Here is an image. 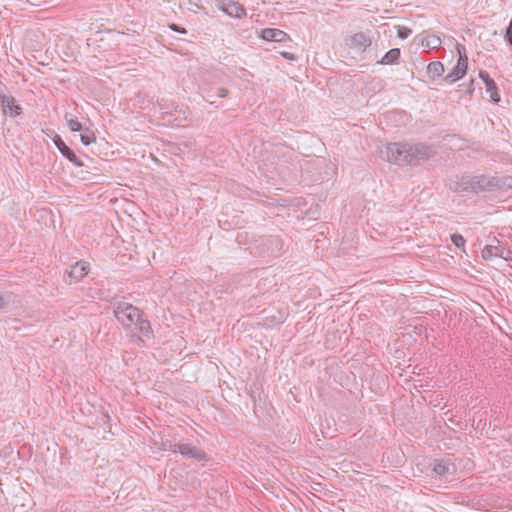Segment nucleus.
Segmentation results:
<instances>
[{
  "label": "nucleus",
  "mask_w": 512,
  "mask_h": 512,
  "mask_svg": "<svg viewBox=\"0 0 512 512\" xmlns=\"http://www.w3.org/2000/svg\"><path fill=\"white\" fill-rule=\"evenodd\" d=\"M135 342L139 346H145V342H144V339L142 337H135Z\"/></svg>",
  "instance_id": "obj_26"
},
{
  "label": "nucleus",
  "mask_w": 512,
  "mask_h": 512,
  "mask_svg": "<svg viewBox=\"0 0 512 512\" xmlns=\"http://www.w3.org/2000/svg\"><path fill=\"white\" fill-rule=\"evenodd\" d=\"M412 33V30L410 28H407L405 26H399L398 27V37L402 39L408 38Z\"/></svg>",
  "instance_id": "obj_21"
},
{
  "label": "nucleus",
  "mask_w": 512,
  "mask_h": 512,
  "mask_svg": "<svg viewBox=\"0 0 512 512\" xmlns=\"http://www.w3.org/2000/svg\"><path fill=\"white\" fill-rule=\"evenodd\" d=\"M261 37L266 41L286 42L291 40L290 36L283 30L276 28H265L261 32Z\"/></svg>",
  "instance_id": "obj_11"
},
{
  "label": "nucleus",
  "mask_w": 512,
  "mask_h": 512,
  "mask_svg": "<svg viewBox=\"0 0 512 512\" xmlns=\"http://www.w3.org/2000/svg\"><path fill=\"white\" fill-rule=\"evenodd\" d=\"M479 77L484 82L486 86V93L489 95L491 101L497 103L500 101V96L498 94V88L495 81L490 77L487 71H480Z\"/></svg>",
  "instance_id": "obj_9"
},
{
  "label": "nucleus",
  "mask_w": 512,
  "mask_h": 512,
  "mask_svg": "<svg viewBox=\"0 0 512 512\" xmlns=\"http://www.w3.org/2000/svg\"><path fill=\"white\" fill-rule=\"evenodd\" d=\"M177 444L178 443H172L171 441H163L161 444V449L165 451H171L173 453H178L177 451Z\"/></svg>",
  "instance_id": "obj_19"
},
{
  "label": "nucleus",
  "mask_w": 512,
  "mask_h": 512,
  "mask_svg": "<svg viewBox=\"0 0 512 512\" xmlns=\"http://www.w3.org/2000/svg\"><path fill=\"white\" fill-rule=\"evenodd\" d=\"M444 71V65L439 61L431 62L427 66V73L431 79L440 77Z\"/></svg>",
  "instance_id": "obj_14"
},
{
  "label": "nucleus",
  "mask_w": 512,
  "mask_h": 512,
  "mask_svg": "<svg viewBox=\"0 0 512 512\" xmlns=\"http://www.w3.org/2000/svg\"><path fill=\"white\" fill-rule=\"evenodd\" d=\"M510 254H511L510 250L506 249L504 246L499 245V244L486 245L481 252L482 257L485 260H491L492 258H495V257H499V258L508 260L510 257Z\"/></svg>",
  "instance_id": "obj_5"
},
{
  "label": "nucleus",
  "mask_w": 512,
  "mask_h": 512,
  "mask_svg": "<svg viewBox=\"0 0 512 512\" xmlns=\"http://www.w3.org/2000/svg\"><path fill=\"white\" fill-rule=\"evenodd\" d=\"M456 50L458 53L457 64L444 78L445 82L450 84L463 78L468 68V57L465 46L462 44H457Z\"/></svg>",
  "instance_id": "obj_3"
},
{
  "label": "nucleus",
  "mask_w": 512,
  "mask_h": 512,
  "mask_svg": "<svg viewBox=\"0 0 512 512\" xmlns=\"http://www.w3.org/2000/svg\"><path fill=\"white\" fill-rule=\"evenodd\" d=\"M113 312L125 329L137 331L147 339L154 337L150 322L143 317L142 311L134 305L125 301H118L114 304Z\"/></svg>",
  "instance_id": "obj_2"
},
{
  "label": "nucleus",
  "mask_w": 512,
  "mask_h": 512,
  "mask_svg": "<svg viewBox=\"0 0 512 512\" xmlns=\"http://www.w3.org/2000/svg\"><path fill=\"white\" fill-rule=\"evenodd\" d=\"M451 241L458 248H462L465 245V239L460 234H453L451 236Z\"/></svg>",
  "instance_id": "obj_20"
},
{
  "label": "nucleus",
  "mask_w": 512,
  "mask_h": 512,
  "mask_svg": "<svg viewBox=\"0 0 512 512\" xmlns=\"http://www.w3.org/2000/svg\"><path fill=\"white\" fill-rule=\"evenodd\" d=\"M0 104L4 114H9L11 117L19 116L22 113V108L16 103L13 96L6 94L0 95Z\"/></svg>",
  "instance_id": "obj_6"
},
{
  "label": "nucleus",
  "mask_w": 512,
  "mask_h": 512,
  "mask_svg": "<svg viewBox=\"0 0 512 512\" xmlns=\"http://www.w3.org/2000/svg\"><path fill=\"white\" fill-rule=\"evenodd\" d=\"M89 271V263L85 261H78L71 266L68 272L69 283H77L81 281Z\"/></svg>",
  "instance_id": "obj_7"
},
{
  "label": "nucleus",
  "mask_w": 512,
  "mask_h": 512,
  "mask_svg": "<svg viewBox=\"0 0 512 512\" xmlns=\"http://www.w3.org/2000/svg\"><path fill=\"white\" fill-rule=\"evenodd\" d=\"M280 55L283 58H285L286 60H290V61H295L297 59V57L293 53H290V52H287V51H281Z\"/></svg>",
  "instance_id": "obj_22"
},
{
  "label": "nucleus",
  "mask_w": 512,
  "mask_h": 512,
  "mask_svg": "<svg viewBox=\"0 0 512 512\" xmlns=\"http://www.w3.org/2000/svg\"><path fill=\"white\" fill-rule=\"evenodd\" d=\"M436 154L432 146L423 143H389L386 146L387 160L398 166L417 165Z\"/></svg>",
  "instance_id": "obj_1"
},
{
  "label": "nucleus",
  "mask_w": 512,
  "mask_h": 512,
  "mask_svg": "<svg viewBox=\"0 0 512 512\" xmlns=\"http://www.w3.org/2000/svg\"><path fill=\"white\" fill-rule=\"evenodd\" d=\"M6 305V301L3 296H0V309Z\"/></svg>",
  "instance_id": "obj_27"
},
{
  "label": "nucleus",
  "mask_w": 512,
  "mask_h": 512,
  "mask_svg": "<svg viewBox=\"0 0 512 512\" xmlns=\"http://www.w3.org/2000/svg\"><path fill=\"white\" fill-rule=\"evenodd\" d=\"M217 95L220 98H225L229 95V90L224 87H221L217 90Z\"/></svg>",
  "instance_id": "obj_24"
},
{
  "label": "nucleus",
  "mask_w": 512,
  "mask_h": 512,
  "mask_svg": "<svg viewBox=\"0 0 512 512\" xmlns=\"http://www.w3.org/2000/svg\"><path fill=\"white\" fill-rule=\"evenodd\" d=\"M176 449L185 458L194 459L198 462H207L209 460L207 453L202 448L193 444L178 443Z\"/></svg>",
  "instance_id": "obj_4"
},
{
  "label": "nucleus",
  "mask_w": 512,
  "mask_h": 512,
  "mask_svg": "<svg viewBox=\"0 0 512 512\" xmlns=\"http://www.w3.org/2000/svg\"><path fill=\"white\" fill-rule=\"evenodd\" d=\"M506 39L512 45V19L506 32Z\"/></svg>",
  "instance_id": "obj_25"
},
{
  "label": "nucleus",
  "mask_w": 512,
  "mask_h": 512,
  "mask_svg": "<svg viewBox=\"0 0 512 512\" xmlns=\"http://www.w3.org/2000/svg\"><path fill=\"white\" fill-rule=\"evenodd\" d=\"M371 43V39L365 33L358 32L350 37L347 45L354 49L365 50Z\"/></svg>",
  "instance_id": "obj_12"
},
{
  "label": "nucleus",
  "mask_w": 512,
  "mask_h": 512,
  "mask_svg": "<svg viewBox=\"0 0 512 512\" xmlns=\"http://www.w3.org/2000/svg\"><path fill=\"white\" fill-rule=\"evenodd\" d=\"M81 131L82 133L80 135V139L85 146H88L96 141V136L92 130H90L89 128H85L82 129Z\"/></svg>",
  "instance_id": "obj_17"
},
{
  "label": "nucleus",
  "mask_w": 512,
  "mask_h": 512,
  "mask_svg": "<svg viewBox=\"0 0 512 512\" xmlns=\"http://www.w3.org/2000/svg\"><path fill=\"white\" fill-rule=\"evenodd\" d=\"M452 465L446 461L436 462L433 466V472L442 477L448 473H450Z\"/></svg>",
  "instance_id": "obj_16"
},
{
  "label": "nucleus",
  "mask_w": 512,
  "mask_h": 512,
  "mask_svg": "<svg viewBox=\"0 0 512 512\" xmlns=\"http://www.w3.org/2000/svg\"><path fill=\"white\" fill-rule=\"evenodd\" d=\"M169 28L171 30L175 31V32H179V33H182V34H186L187 33V30L185 28L180 27V26H178L177 24H174V23L170 24Z\"/></svg>",
  "instance_id": "obj_23"
},
{
  "label": "nucleus",
  "mask_w": 512,
  "mask_h": 512,
  "mask_svg": "<svg viewBox=\"0 0 512 512\" xmlns=\"http://www.w3.org/2000/svg\"><path fill=\"white\" fill-rule=\"evenodd\" d=\"M220 9L230 17L239 19L246 14L244 7L240 3L231 0H222Z\"/></svg>",
  "instance_id": "obj_8"
},
{
  "label": "nucleus",
  "mask_w": 512,
  "mask_h": 512,
  "mask_svg": "<svg viewBox=\"0 0 512 512\" xmlns=\"http://www.w3.org/2000/svg\"><path fill=\"white\" fill-rule=\"evenodd\" d=\"M54 143L57 146L60 153L67 158L71 163H73L76 167H82L83 162L76 156V154L64 143V141L56 136L54 139Z\"/></svg>",
  "instance_id": "obj_10"
},
{
  "label": "nucleus",
  "mask_w": 512,
  "mask_h": 512,
  "mask_svg": "<svg viewBox=\"0 0 512 512\" xmlns=\"http://www.w3.org/2000/svg\"><path fill=\"white\" fill-rule=\"evenodd\" d=\"M401 52L399 48L390 49L380 60L381 64L390 65L398 62Z\"/></svg>",
  "instance_id": "obj_13"
},
{
  "label": "nucleus",
  "mask_w": 512,
  "mask_h": 512,
  "mask_svg": "<svg viewBox=\"0 0 512 512\" xmlns=\"http://www.w3.org/2000/svg\"><path fill=\"white\" fill-rule=\"evenodd\" d=\"M441 45V39L436 35H427L422 39V46L428 50L438 49Z\"/></svg>",
  "instance_id": "obj_15"
},
{
  "label": "nucleus",
  "mask_w": 512,
  "mask_h": 512,
  "mask_svg": "<svg viewBox=\"0 0 512 512\" xmlns=\"http://www.w3.org/2000/svg\"><path fill=\"white\" fill-rule=\"evenodd\" d=\"M65 119L67 122V126L71 131L76 132L81 131L83 129L81 123L77 120V118L68 117L66 115Z\"/></svg>",
  "instance_id": "obj_18"
}]
</instances>
